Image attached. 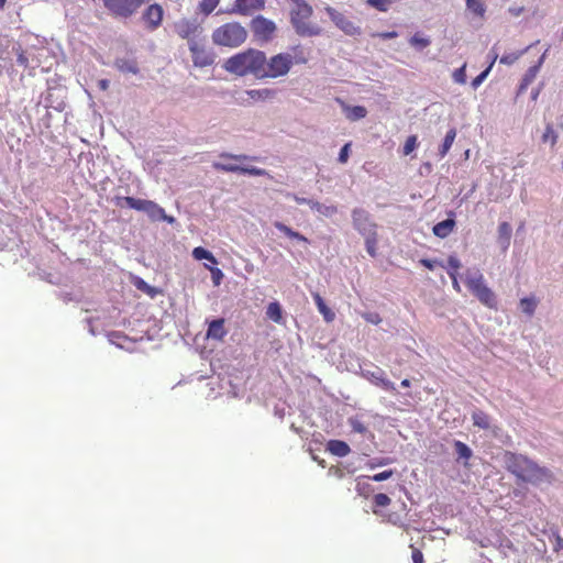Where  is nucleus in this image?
Returning a JSON list of instances; mask_svg holds the SVG:
<instances>
[{"instance_id": "1", "label": "nucleus", "mask_w": 563, "mask_h": 563, "mask_svg": "<svg viewBox=\"0 0 563 563\" xmlns=\"http://www.w3.org/2000/svg\"><path fill=\"white\" fill-rule=\"evenodd\" d=\"M503 462L506 470L523 483L540 486L550 484L554 478L549 468L538 465L522 454L507 451L503 455Z\"/></svg>"}, {"instance_id": "2", "label": "nucleus", "mask_w": 563, "mask_h": 563, "mask_svg": "<svg viewBox=\"0 0 563 563\" xmlns=\"http://www.w3.org/2000/svg\"><path fill=\"white\" fill-rule=\"evenodd\" d=\"M264 67V52L249 48L244 52H240L229 57L224 64L223 68L233 75L244 77L247 75H253L256 78L261 79V71H263Z\"/></svg>"}, {"instance_id": "3", "label": "nucleus", "mask_w": 563, "mask_h": 563, "mask_svg": "<svg viewBox=\"0 0 563 563\" xmlns=\"http://www.w3.org/2000/svg\"><path fill=\"white\" fill-rule=\"evenodd\" d=\"M353 228L363 236L365 249L369 256L377 255L378 233L377 223L371 213L363 208H354L351 213Z\"/></svg>"}, {"instance_id": "4", "label": "nucleus", "mask_w": 563, "mask_h": 563, "mask_svg": "<svg viewBox=\"0 0 563 563\" xmlns=\"http://www.w3.org/2000/svg\"><path fill=\"white\" fill-rule=\"evenodd\" d=\"M294 7L289 10V21L296 34L301 37H312L321 34V27L311 22L313 14L312 7L306 0L292 2Z\"/></svg>"}, {"instance_id": "5", "label": "nucleus", "mask_w": 563, "mask_h": 563, "mask_svg": "<svg viewBox=\"0 0 563 563\" xmlns=\"http://www.w3.org/2000/svg\"><path fill=\"white\" fill-rule=\"evenodd\" d=\"M221 158L231 159L236 163H222V162H213L212 167L218 172H227V173H240L251 176H267L268 173L266 169L255 167V166H244V162L255 161L256 157L249 156L245 154H232L228 152H222L219 155Z\"/></svg>"}, {"instance_id": "6", "label": "nucleus", "mask_w": 563, "mask_h": 563, "mask_svg": "<svg viewBox=\"0 0 563 563\" xmlns=\"http://www.w3.org/2000/svg\"><path fill=\"white\" fill-rule=\"evenodd\" d=\"M211 37L216 45L234 48L246 41L247 31L239 22H229L217 27Z\"/></svg>"}, {"instance_id": "7", "label": "nucleus", "mask_w": 563, "mask_h": 563, "mask_svg": "<svg viewBox=\"0 0 563 563\" xmlns=\"http://www.w3.org/2000/svg\"><path fill=\"white\" fill-rule=\"evenodd\" d=\"M305 62L306 59L295 62L292 55L289 53H279L272 56L269 59H267L264 54V67L263 71H261V79L286 76L295 63Z\"/></svg>"}, {"instance_id": "8", "label": "nucleus", "mask_w": 563, "mask_h": 563, "mask_svg": "<svg viewBox=\"0 0 563 563\" xmlns=\"http://www.w3.org/2000/svg\"><path fill=\"white\" fill-rule=\"evenodd\" d=\"M126 206L131 209L146 213L152 221H165L169 224H173L176 221L174 217L167 216L165 210L152 200L130 199L126 200Z\"/></svg>"}, {"instance_id": "9", "label": "nucleus", "mask_w": 563, "mask_h": 563, "mask_svg": "<svg viewBox=\"0 0 563 563\" xmlns=\"http://www.w3.org/2000/svg\"><path fill=\"white\" fill-rule=\"evenodd\" d=\"M104 8L114 16L130 18L147 0H102Z\"/></svg>"}, {"instance_id": "10", "label": "nucleus", "mask_w": 563, "mask_h": 563, "mask_svg": "<svg viewBox=\"0 0 563 563\" xmlns=\"http://www.w3.org/2000/svg\"><path fill=\"white\" fill-rule=\"evenodd\" d=\"M250 27L254 37L257 41L265 43L269 42L273 38L277 29L274 21L263 15H256L255 18H253Z\"/></svg>"}, {"instance_id": "11", "label": "nucleus", "mask_w": 563, "mask_h": 563, "mask_svg": "<svg viewBox=\"0 0 563 563\" xmlns=\"http://www.w3.org/2000/svg\"><path fill=\"white\" fill-rule=\"evenodd\" d=\"M361 376L384 390L396 391L395 384L386 378L384 369L374 364L361 366Z\"/></svg>"}, {"instance_id": "12", "label": "nucleus", "mask_w": 563, "mask_h": 563, "mask_svg": "<svg viewBox=\"0 0 563 563\" xmlns=\"http://www.w3.org/2000/svg\"><path fill=\"white\" fill-rule=\"evenodd\" d=\"M325 12L328 13L331 21L339 27L342 32L350 36H356L361 34V27L355 25L353 21H351L343 13L336 11L334 8L328 5L325 7Z\"/></svg>"}, {"instance_id": "13", "label": "nucleus", "mask_w": 563, "mask_h": 563, "mask_svg": "<svg viewBox=\"0 0 563 563\" xmlns=\"http://www.w3.org/2000/svg\"><path fill=\"white\" fill-rule=\"evenodd\" d=\"M189 51L192 54V62L196 66L206 67L212 65L214 62V55L206 51L198 41H191L189 43Z\"/></svg>"}, {"instance_id": "14", "label": "nucleus", "mask_w": 563, "mask_h": 563, "mask_svg": "<svg viewBox=\"0 0 563 563\" xmlns=\"http://www.w3.org/2000/svg\"><path fill=\"white\" fill-rule=\"evenodd\" d=\"M175 31L181 38L187 40L189 44L191 41H197L196 36L200 33L201 29L196 21L181 20L175 24Z\"/></svg>"}, {"instance_id": "15", "label": "nucleus", "mask_w": 563, "mask_h": 563, "mask_svg": "<svg viewBox=\"0 0 563 563\" xmlns=\"http://www.w3.org/2000/svg\"><path fill=\"white\" fill-rule=\"evenodd\" d=\"M471 291L484 306L492 309L497 307L496 296L494 291L485 285V283L478 285Z\"/></svg>"}, {"instance_id": "16", "label": "nucleus", "mask_w": 563, "mask_h": 563, "mask_svg": "<svg viewBox=\"0 0 563 563\" xmlns=\"http://www.w3.org/2000/svg\"><path fill=\"white\" fill-rule=\"evenodd\" d=\"M265 7V0H235L233 12L243 15H250L256 10H262Z\"/></svg>"}, {"instance_id": "17", "label": "nucleus", "mask_w": 563, "mask_h": 563, "mask_svg": "<svg viewBox=\"0 0 563 563\" xmlns=\"http://www.w3.org/2000/svg\"><path fill=\"white\" fill-rule=\"evenodd\" d=\"M225 320L223 318L214 319L208 323L206 338L208 340L222 341L228 334L224 327Z\"/></svg>"}, {"instance_id": "18", "label": "nucleus", "mask_w": 563, "mask_h": 563, "mask_svg": "<svg viewBox=\"0 0 563 563\" xmlns=\"http://www.w3.org/2000/svg\"><path fill=\"white\" fill-rule=\"evenodd\" d=\"M143 19L151 30L157 29L163 19V8L159 4H151L143 13Z\"/></svg>"}, {"instance_id": "19", "label": "nucleus", "mask_w": 563, "mask_h": 563, "mask_svg": "<svg viewBox=\"0 0 563 563\" xmlns=\"http://www.w3.org/2000/svg\"><path fill=\"white\" fill-rule=\"evenodd\" d=\"M472 421L473 424L479 429L493 431L495 429L490 417L482 410L476 409L472 412Z\"/></svg>"}, {"instance_id": "20", "label": "nucleus", "mask_w": 563, "mask_h": 563, "mask_svg": "<svg viewBox=\"0 0 563 563\" xmlns=\"http://www.w3.org/2000/svg\"><path fill=\"white\" fill-rule=\"evenodd\" d=\"M454 227H455L454 219L448 218L441 222H438L433 227L432 231L435 236H438L440 239H445L452 233Z\"/></svg>"}, {"instance_id": "21", "label": "nucleus", "mask_w": 563, "mask_h": 563, "mask_svg": "<svg viewBox=\"0 0 563 563\" xmlns=\"http://www.w3.org/2000/svg\"><path fill=\"white\" fill-rule=\"evenodd\" d=\"M327 450L332 455H335V456H339V457H344V456H346L351 452V449H350L349 444L346 442H344V441H341V440H330L327 443Z\"/></svg>"}, {"instance_id": "22", "label": "nucleus", "mask_w": 563, "mask_h": 563, "mask_svg": "<svg viewBox=\"0 0 563 563\" xmlns=\"http://www.w3.org/2000/svg\"><path fill=\"white\" fill-rule=\"evenodd\" d=\"M512 229L508 222H501L498 225V243L503 251H506L510 245Z\"/></svg>"}, {"instance_id": "23", "label": "nucleus", "mask_w": 563, "mask_h": 563, "mask_svg": "<svg viewBox=\"0 0 563 563\" xmlns=\"http://www.w3.org/2000/svg\"><path fill=\"white\" fill-rule=\"evenodd\" d=\"M309 207L311 210L325 218H331L338 212V208L334 205H324L316 200L309 202Z\"/></svg>"}, {"instance_id": "24", "label": "nucleus", "mask_w": 563, "mask_h": 563, "mask_svg": "<svg viewBox=\"0 0 563 563\" xmlns=\"http://www.w3.org/2000/svg\"><path fill=\"white\" fill-rule=\"evenodd\" d=\"M465 283L470 290L481 284H484V276L477 268L467 269L465 273Z\"/></svg>"}, {"instance_id": "25", "label": "nucleus", "mask_w": 563, "mask_h": 563, "mask_svg": "<svg viewBox=\"0 0 563 563\" xmlns=\"http://www.w3.org/2000/svg\"><path fill=\"white\" fill-rule=\"evenodd\" d=\"M115 67L124 74H139L140 69L137 63L134 59L118 58L115 60Z\"/></svg>"}, {"instance_id": "26", "label": "nucleus", "mask_w": 563, "mask_h": 563, "mask_svg": "<svg viewBox=\"0 0 563 563\" xmlns=\"http://www.w3.org/2000/svg\"><path fill=\"white\" fill-rule=\"evenodd\" d=\"M313 300L318 308V311L322 314L323 319L327 322L333 321L335 318V313L327 306L322 297L319 294H314Z\"/></svg>"}, {"instance_id": "27", "label": "nucleus", "mask_w": 563, "mask_h": 563, "mask_svg": "<svg viewBox=\"0 0 563 563\" xmlns=\"http://www.w3.org/2000/svg\"><path fill=\"white\" fill-rule=\"evenodd\" d=\"M345 117L351 121H357L366 117L367 110L363 106H344Z\"/></svg>"}, {"instance_id": "28", "label": "nucleus", "mask_w": 563, "mask_h": 563, "mask_svg": "<svg viewBox=\"0 0 563 563\" xmlns=\"http://www.w3.org/2000/svg\"><path fill=\"white\" fill-rule=\"evenodd\" d=\"M274 227L289 239L297 240V241L303 242V243H308V239L306 236H303L302 234H300L297 231H294L291 228L287 227L283 222L276 221L274 223Z\"/></svg>"}, {"instance_id": "29", "label": "nucleus", "mask_w": 563, "mask_h": 563, "mask_svg": "<svg viewBox=\"0 0 563 563\" xmlns=\"http://www.w3.org/2000/svg\"><path fill=\"white\" fill-rule=\"evenodd\" d=\"M455 137H456V130L454 128H452L446 132L445 137H444L441 146L439 147L440 158H443L448 154V152L450 151V148L452 147V145L454 143Z\"/></svg>"}, {"instance_id": "30", "label": "nucleus", "mask_w": 563, "mask_h": 563, "mask_svg": "<svg viewBox=\"0 0 563 563\" xmlns=\"http://www.w3.org/2000/svg\"><path fill=\"white\" fill-rule=\"evenodd\" d=\"M454 449L457 460H464V465H467V460L473 455L471 448L460 440L454 441Z\"/></svg>"}, {"instance_id": "31", "label": "nucleus", "mask_w": 563, "mask_h": 563, "mask_svg": "<svg viewBox=\"0 0 563 563\" xmlns=\"http://www.w3.org/2000/svg\"><path fill=\"white\" fill-rule=\"evenodd\" d=\"M266 316L268 319L276 323H280L283 320L282 306L277 301H273L267 306Z\"/></svg>"}, {"instance_id": "32", "label": "nucleus", "mask_w": 563, "mask_h": 563, "mask_svg": "<svg viewBox=\"0 0 563 563\" xmlns=\"http://www.w3.org/2000/svg\"><path fill=\"white\" fill-rule=\"evenodd\" d=\"M246 93L253 100H265V99L273 98L276 92L272 89L264 88V89L247 90Z\"/></svg>"}, {"instance_id": "33", "label": "nucleus", "mask_w": 563, "mask_h": 563, "mask_svg": "<svg viewBox=\"0 0 563 563\" xmlns=\"http://www.w3.org/2000/svg\"><path fill=\"white\" fill-rule=\"evenodd\" d=\"M538 306V300L534 297H525L520 300V308L523 313L531 317Z\"/></svg>"}, {"instance_id": "34", "label": "nucleus", "mask_w": 563, "mask_h": 563, "mask_svg": "<svg viewBox=\"0 0 563 563\" xmlns=\"http://www.w3.org/2000/svg\"><path fill=\"white\" fill-rule=\"evenodd\" d=\"M532 45H529L527 46L526 48L519 51V52H511V53H508V54H505L500 57V63L501 64H505V65H512L515 64L522 55H525L529 48L531 47Z\"/></svg>"}, {"instance_id": "35", "label": "nucleus", "mask_w": 563, "mask_h": 563, "mask_svg": "<svg viewBox=\"0 0 563 563\" xmlns=\"http://www.w3.org/2000/svg\"><path fill=\"white\" fill-rule=\"evenodd\" d=\"M393 474H394L393 470H387V471L377 473L373 476H361L357 479V488L361 489V485H362L361 479H363V478L372 479L374 482H384V481L389 479L393 476Z\"/></svg>"}, {"instance_id": "36", "label": "nucleus", "mask_w": 563, "mask_h": 563, "mask_svg": "<svg viewBox=\"0 0 563 563\" xmlns=\"http://www.w3.org/2000/svg\"><path fill=\"white\" fill-rule=\"evenodd\" d=\"M192 256L196 260H207V261L211 262L212 264H217V260L213 256V254L210 251H208L201 246L194 249Z\"/></svg>"}, {"instance_id": "37", "label": "nucleus", "mask_w": 563, "mask_h": 563, "mask_svg": "<svg viewBox=\"0 0 563 563\" xmlns=\"http://www.w3.org/2000/svg\"><path fill=\"white\" fill-rule=\"evenodd\" d=\"M466 8L481 18L484 16L486 12V8L481 0H466Z\"/></svg>"}, {"instance_id": "38", "label": "nucleus", "mask_w": 563, "mask_h": 563, "mask_svg": "<svg viewBox=\"0 0 563 563\" xmlns=\"http://www.w3.org/2000/svg\"><path fill=\"white\" fill-rule=\"evenodd\" d=\"M409 43L411 46H413L418 49H423L431 44V41H430V38L422 37V36H420L419 33H416L415 35H412L410 37Z\"/></svg>"}, {"instance_id": "39", "label": "nucleus", "mask_w": 563, "mask_h": 563, "mask_svg": "<svg viewBox=\"0 0 563 563\" xmlns=\"http://www.w3.org/2000/svg\"><path fill=\"white\" fill-rule=\"evenodd\" d=\"M556 141H558V134L553 130L552 124L548 123L545 126V131L542 135V142L543 143L550 142L551 146H554L556 144Z\"/></svg>"}, {"instance_id": "40", "label": "nucleus", "mask_w": 563, "mask_h": 563, "mask_svg": "<svg viewBox=\"0 0 563 563\" xmlns=\"http://www.w3.org/2000/svg\"><path fill=\"white\" fill-rule=\"evenodd\" d=\"M493 68V63L488 65L486 69H484L479 75H477L471 82V86L473 89H477L484 80L487 78L488 74L490 73Z\"/></svg>"}, {"instance_id": "41", "label": "nucleus", "mask_w": 563, "mask_h": 563, "mask_svg": "<svg viewBox=\"0 0 563 563\" xmlns=\"http://www.w3.org/2000/svg\"><path fill=\"white\" fill-rule=\"evenodd\" d=\"M349 424L356 433L365 434L368 431L367 427L355 417L349 419Z\"/></svg>"}, {"instance_id": "42", "label": "nucleus", "mask_w": 563, "mask_h": 563, "mask_svg": "<svg viewBox=\"0 0 563 563\" xmlns=\"http://www.w3.org/2000/svg\"><path fill=\"white\" fill-rule=\"evenodd\" d=\"M461 261L455 255H450L448 258V274H457V269L461 268Z\"/></svg>"}, {"instance_id": "43", "label": "nucleus", "mask_w": 563, "mask_h": 563, "mask_svg": "<svg viewBox=\"0 0 563 563\" xmlns=\"http://www.w3.org/2000/svg\"><path fill=\"white\" fill-rule=\"evenodd\" d=\"M219 1L220 0H202L200 2V9L205 14H210L216 9Z\"/></svg>"}, {"instance_id": "44", "label": "nucleus", "mask_w": 563, "mask_h": 563, "mask_svg": "<svg viewBox=\"0 0 563 563\" xmlns=\"http://www.w3.org/2000/svg\"><path fill=\"white\" fill-rule=\"evenodd\" d=\"M453 79L455 82L464 85L466 82V66L457 68L453 73Z\"/></svg>"}, {"instance_id": "45", "label": "nucleus", "mask_w": 563, "mask_h": 563, "mask_svg": "<svg viewBox=\"0 0 563 563\" xmlns=\"http://www.w3.org/2000/svg\"><path fill=\"white\" fill-rule=\"evenodd\" d=\"M135 286L137 289L151 295L152 297H154L156 295V289L152 286H150L147 283H145L143 279H139L136 283H135Z\"/></svg>"}, {"instance_id": "46", "label": "nucleus", "mask_w": 563, "mask_h": 563, "mask_svg": "<svg viewBox=\"0 0 563 563\" xmlns=\"http://www.w3.org/2000/svg\"><path fill=\"white\" fill-rule=\"evenodd\" d=\"M417 147V136L410 135L404 145V155H409Z\"/></svg>"}, {"instance_id": "47", "label": "nucleus", "mask_w": 563, "mask_h": 563, "mask_svg": "<svg viewBox=\"0 0 563 563\" xmlns=\"http://www.w3.org/2000/svg\"><path fill=\"white\" fill-rule=\"evenodd\" d=\"M390 504V498L383 493L376 494L374 496V505L376 507H386Z\"/></svg>"}, {"instance_id": "48", "label": "nucleus", "mask_w": 563, "mask_h": 563, "mask_svg": "<svg viewBox=\"0 0 563 563\" xmlns=\"http://www.w3.org/2000/svg\"><path fill=\"white\" fill-rule=\"evenodd\" d=\"M391 463V460L389 457H377V459H373L371 460L368 463H367V466L371 468V470H374L375 467H379V466H384V465H388Z\"/></svg>"}, {"instance_id": "49", "label": "nucleus", "mask_w": 563, "mask_h": 563, "mask_svg": "<svg viewBox=\"0 0 563 563\" xmlns=\"http://www.w3.org/2000/svg\"><path fill=\"white\" fill-rule=\"evenodd\" d=\"M538 74H539L538 67L530 66L527 69L526 74L523 75L522 80L526 81V84L530 85L536 79Z\"/></svg>"}, {"instance_id": "50", "label": "nucleus", "mask_w": 563, "mask_h": 563, "mask_svg": "<svg viewBox=\"0 0 563 563\" xmlns=\"http://www.w3.org/2000/svg\"><path fill=\"white\" fill-rule=\"evenodd\" d=\"M211 272V279L214 286H219L223 279V273L220 268L213 267L210 269Z\"/></svg>"}, {"instance_id": "51", "label": "nucleus", "mask_w": 563, "mask_h": 563, "mask_svg": "<svg viewBox=\"0 0 563 563\" xmlns=\"http://www.w3.org/2000/svg\"><path fill=\"white\" fill-rule=\"evenodd\" d=\"M350 146L351 144L350 143H346L342 146V148L340 150V153H339V157H338V161L341 163V164H344L347 162L349 159V155H350Z\"/></svg>"}, {"instance_id": "52", "label": "nucleus", "mask_w": 563, "mask_h": 563, "mask_svg": "<svg viewBox=\"0 0 563 563\" xmlns=\"http://www.w3.org/2000/svg\"><path fill=\"white\" fill-rule=\"evenodd\" d=\"M420 263L430 271L434 269L437 266L445 267L441 262L437 260L422 258L420 260Z\"/></svg>"}, {"instance_id": "53", "label": "nucleus", "mask_w": 563, "mask_h": 563, "mask_svg": "<svg viewBox=\"0 0 563 563\" xmlns=\"http://www.w3.org/2000/svg\"><path fill=\"white\" fill-rule=\"evenodd\" d=\"M16 63L23 67H27L29 65V59L20 47L16 49Z\"/></svg>"}, {"instance_id": "54", "label": "nucleus", "mask_w": 563, "mask_h": 563, "mask_svg": "<svg viewBox=\"0 0 563 563\" xmlns=\"http://www.w3.org/2000/svg\"><path fill=\"white\" fill-rule=\"evenodd\" d=\"M130 199H134L133 197H121V196H117L114 198V203L117 207H120V208H124V207H128L126 206V200H130Z\"/></svg>"}, {"instance_id": "55", "label": "nucleus", "mask_w": 563, "mask_h": 563, "mask_svg": "<svg viewBox=\"0 0 563 563\" xmlns=\"http://www.w3.org/2000/svg\"><path fill=\"white\" fill-rule=\"evenodd\" d=\"M562 549H563V538L561 536L556 534L554 537V541H553V550L555 552H559Z\"/></svg>"}, {"instance_id": "56", "label": "nucleus", "mask_w": 563, "mask_h": 563, "mask_svg": "<svg viewBox=\"0 0 563 563\" xmlns=\"http://www.w3.org/2000/svg\"><path fill=\"white\" fill-rule=\"evenodd\" d=\"M412 562L413 563H423V554L418 549H413V551H412Z\"/></svg>"}, {"instance_id": "57", "label": "nucleus", "mask_w": 563, "mask_h": 563, "mask_svg": "<svg viewBox=\"0 0 563 563\" xmlns=\"http://www.w3.org/2000/svg\"><path fill=\"white\" fill-rule=\"evenodd\" d=\"M525 11V8L523 7H518V5H514V7H510L508 9V12L514 15V16H519L523 13Z\"/></svg>"}, {"instance_id": "58", "label": "nucleus", "mask_w": 563, "mask_h": 563, "mask_svg": "<svg viewBox=\"0 0 563 563\" xmlns=\"http://www.w3.org/2000/svg\"><path fill=\"white\" fill-rule=\"evenodd\" d=\"M377 36H379L383 40H391L398 36L396 31H389V32H383L378 33Z\"/></svg>"}, {"instance_id": "59", "label": "nucleus", "mask_w": 563, "mask_h": 563, "mask_svg": "<svg viewBox=\"0 0 563 563\" xmlns=\"http://www.w3.org/2000/svg\"><path fill=\"white\" fill-rule=\"evenodd\" d=\"M450 278L452 279V286L456 291H461V286L457 282V274L450 273Z\"/></svg>"}, {"instance_id": "60", "label": "nucleus", "mask_w": 563, "mask_h": 563, "mask_svg": "<svg viewBox=\"0 0 563 563\" xmlns=\"http://www.w3.org/2000/svg\"><path fill=\"white\" fill-rule=\"evenodd\" d=\"M294 200L298 203V205H308L309 206V202H313L312 199H307V198H303V197H299V196H294Z\"/></svg>"}, {"instance_id": "61", "label": "nucleus", "mask_w": 563, "mask_h": 563, "mask_svg": "<svg viewBox=\"0 0 563 563\" xmlns=\"http://www.w3.org/2000/svg\"><path fill=\"white\" fill-rule=\"evenodd\" d=\"M528 86L529 84H526V81L521 80L517 95L523 93L527 90Z\"/></svg>"}, {"instance_id": "62", "label": "nucleus", "mask_w": 563, "mask_h": 563, "mask_svg": "<svg viewBox=\"0 0 563 563\" xmlns=\"http://www.w3.org/2000/svg\"><path fill=\"white\" fill-rule=\"evenodd\" d=\"M545 58V53L539 58L538 63L533 65L532 67H538V71H540V68L542 67Z\"/></svg>"}, {"instance_id": "63", "label": "nucleus", "mask_w": 563, "mask_h": 563, "mask_svg": "<svg viewBox=\"0 0 563 563\" xmlns=\"http://www.w3.org/2000/svg\"><path fill=\"white\" fill-rule=\"evenodd\" d=\"M99 87H100V89H102V90L108 89V87H109V81H108L107 79H101V80L99 81Z\"/></svg>"}, {"instance_id": "64", "label": "nucleus", "mask_w": 563, "mask_h": 563, "mask_svg": "<svg viewBox=\"0 0 563 563\" xmlns=\"http://www.w3.org/2000/svg\"><path fill=\"white\" fill-rule=\"evenodd\" d=\"M539 95H540L539 89L533 88L531 91V100L536 101L538 99Z\"/></svg>"}]
</instances>
